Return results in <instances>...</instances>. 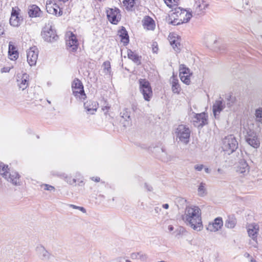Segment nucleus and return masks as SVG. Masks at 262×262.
Listing matches in <instances>:
<instances>
[{
    "mask_svg": "<svg viewBox=\"0 0 262 262\" xmlns=\"http://www.w3.org/2000/svg\"><path fill=\"white\" fill-rule=\"evenodd\" d=\"M183 220L188 223L194 230H201L203 225L201 218V211L198 206H188L186 208Z\"/></svg>",
    "mask_w": 262,
    "mask_h": 262,
    "instance_id": "f257e3e1",
    "label": "nucleus"
},
{
    "mask_svg": "<svg viewBox=\"0 0 262 262\" xmlns=\"http://www.w3.org/2000/svg\"><path fill=\"white\" fill-rule=\"evenodd\" d=\"M174 12L169 16V20L173 25L187 23L192 16L190 12L178 6L173 8Z\"/></svg>",
    "mask_w": 262,
    "mask_h": 262,
    "instance_id": "f03ea898",
    "label": "nucleus"
},
{
    "mask_svg": "<svg viewBox=\"0 0 262 262\" xmlns=\"http://www.w3.org/2000/svg\"><path fill=\"white\" fill-rule=\"evenodd\" d=\"M221 148L224 152L230 155L238 148V142L233 136L229 135L223 139Z\"/></svg>",
    "mask_w": 262,
    "mask_h": 262,
    "instance_id": "7ed1b4c3",
    "label": "nucleus"
},
{
    "mask_svg": "<svg viewBox=\"0 0 262 262\" xmlns=\"http://www.w3.org/2000/svg\"><path fill=\"white\" fill-rule=\"evenodd\" d=\"M73 95L80 100H84L86 95L84 92V86L82 82L78 78H75L71 84Z\"/></svg>",
    "mask_w": 262,
    "mask_h": 262,
    "instance_id": "20e7f679",
    "label": "nucleus"
},
{
    "mask_svg": "<svg viewBox=\"0 0 262 262\" xmlns=\"http://www.w3.org/2000/svg\"><path fill=\"white\" fill-rule=\"evenodd\" d=\"M139 84V90L143 95L144 99L147 101H149L153 96L150 83L146 79H140Z\"/></svg>",
    "mask_w": 262,
    "mask_h": 262,
    "instance_id": "39448f33",
    "label": "nucleus"
},
{
    "mask_svg": "<svg viewBox=\"0 0 262 262\" xmlns=\"http://www.w3.org/2000/svg\"><path fill=\"white\" fill-rule=\"evenodd\" d=\"M176 134L177 137L178 138L181 142L185 144L189 142L190 130L186 125L183 124L179 125L176 129Z\"/></svg>",
    "mask_w": 262,
    "mask_h": 262,
    "instance_id": "423d86ee",
    "label": "nucleus"
},
{
    "mask_svg": "<svg viewBox=\"0 0 262 262\" xmlns=\"http://www.w3.org/2000/svg\"><path fill=\"white\" fill-rule=\"evenodd\" d=\"M65 39L68 49L73 52H75L79 46L76 35L71 31H67L65 34Z\"/></svg>",
    "mask_w": 262,
    "mask_h": 262,
    "instance_id": "0eeeda50",
    "label": "nucleus"
},
{
    "mask_svg": "<svg viewBox=\"0 0 262 262\" xmlns=\"http://www.w3.org/2000/svg\"><path fill=\"white\" fill-rule=\"evenodd\" d=\"M107 18L109 21L114 25H117L121 20L120 11L118 8H109L106 10Z\"/></svg>",
    "mask_w": 262,
    "mask_h": 262,
    "instance_id": "6e6552de",
    "label": "nucleus"
},
{
    "mask_svg": "<svg viewBox=\"0 0 262 262\" xmlns=\"http://www.w3.org/2000/svg\"><path fill=\"white\" fill-rule=\"evenodd\" d=\"M247 230L248 236L255 242V247H257L258 243V234L259 230V225L254 223L250 224L247 227Z\"/></svg>",
    "mask_w": 262,
    "mask_h": 262,
    "instance_id": "1a4fd4ad",
    "label": "nucleus"
},
{
    "mask_svg": "<svg viewBox=\"0 0 262 262\" xmlns=\"http://www.w3.org/2000/svg\"><path fill=\"white\" fill-rule=\"evenodd\" d=\"M39 51L37 47H31L27 51V62L30 66H35L38 57Z\"/></svg>",
    "mask_w": 262,
    "mask_h": 262,
    "instance_id": "9d476101",
    "label": "nucleus"
},
{
    "mask_svg": "<svg viewBox=\"0 0 262 262\" xmlns=\"http://www.w3.org/2000/svg\"><path fill=\"white\" fill-rule=\"evenodd\" d=\"M209 6V0H195L193 6L194 12L198 15L203 14Z\"/></svg>",
    "mask_w": 262,
    "mask_h": 262,
    "instance_id": "9b49d317",
    "label": "nucleus"
},
{
    "mask_svg": "<svg viewBox=\"0 0 262 262\" xmlns=\"http://www.w3.org/2000/svg\"><path fill=\"white\" fill-rule=\"evenodd\" d=\"M192 73H190L189 68L184 64H181L179 67V76L181 80L186 84H189L190 83V77Z\"/></svg>",
    "mask_w": 262,
    "mask_h": 262,
    "instance_id": "f8f14e48",
    "label": "nucleus"
},
{
    "mask_svg": "<svg viewBox=\"0 0 262 262\" xmlns=\"http://www.w3.org/2000/svg\"><path fill=\"white\" fill-rule=\"evenodd\" d=\"M20 9L18 7H13L12 9L11 17L10 18V24L13 27L19 26L21 21V18L19 16Z\"/></svg>",
    "mask_w": 262,
    "mask_h": 262,
    "instance_id": "ddd939ff",
    "label": "nucleus"
},
{
    "mask_svg": "<svg viewBox=\"0 0 262 262\" xmlns=\"http://www.w3.org/2000/svg\"><path fill=\"white\" fill-rule=\"evenodd\" d=\"M246 142L252 147L257 148L260 146V141L255 133H248L246 137Z\"/></svg>",
    "mask_w": 262,
    "mask_h": 262,
    "instance_id": "4468645a",
    "label": "nucleus"
},
{
    "mask_svg": "<svg viewBox=\"0 0 262 262\" xmlns=\"http://www.w3.org/2000/svg\"><path fill=\"white\" fill-rule=\"evenodd\" d=\"M84 107L89 114H94L99 107V104L96 101L89 100L84 102Z\"/></svg>",
    "mask_w": 262,
    "mask_h": 262,
    "instance_id": "2eb2a0df",
    "label": "nucleus"
},
{
    "mask_svg": "<svg viewBox=\"0 0 262 262\" xmlns=\"http://www.w3.org/2000/svg\"><path fill=\"white\" fill-rule=\"evenodd\" d=\"M142 26L144 29L148 31H154L156 28L155 20L149 16H145L142 20Z\"/></svg>",
    "mask_w": 262,
    "mask_h": 262,
    "instance_id": "dca6fc26",
    "label": "nucleus"
},
{
    "mask_svg": "<svg viewBox=\"0 0 262 262\" xmlns=\"http://www.w3.org/2000/svg\"><path fill=\"white\" fill-rule=\"evenodd\" d=\"M223 226V221L221 217L215 218L212 223H210L207 229L210 231L215 232L221 229Z\"/></svg>",
    "mask_w": 262,
    "mask_h": 262,
    "instance_id": "f3484780",
    "label": "nucleus"
},
{
    "mask_svg": "<svg viewBox=\"0 0 262 262\" xmlns=\"http://www.w3.org/2000/svg\"><path fill=\"white\" fill-rule=\"evenodd\" d=\"M194 118L195 120L194 122L196 126H203L207 123L208 116L205 113L196 114Z\"/></svg>",
    "mask_w": 262,
    "mask_h": 262,
    "instance_id": "a211bd4d",
    "label": "nucleus"
},
{
    "mask_svg": "<svg viewBox=\"0 0 262 262\" xmlns=\"http://www.w3.org/2000/svg\"><path fill=\"white\" fill-rule=\"evenodd\" d=\"M44 39L48 41H53L58 38L57 35L55 34V32L52 30H45L42 33Z\"/></svg>",
    "mask_w": 262,
    "mask_h": 262,
    "instance_id": "6ab92c4d",
    "label": "nucleus"
},
{
    "mask_svg": "<svg viewBox=\"0 0 262 262\" xmlns=\"http://www.w3.org/2000/svg\"><path fill=\"white\" fill-rule=\"evenodd\" d=\"M6 179L15 185H19L20 182V176L17 172L14 171L9 173Z\"/></svg>",
    "mask_w": 262,
    "mask_h": 262,
    "instance_id": "aec40b11",
    "label": "nucleus"
},
{
    "mask_svg": "<svg viewBox=\"0 0 262 262\" xmlns=\"http://www.w3.org/2000/svg\"><path fill=\"white\" fill-rule=\"evenodd\" d=\"M8 54L9 58L12 60H16L18 57V52L16 48L11 42H10L9 45Z\"/></svg>",
    "mask_w": 262,
    "mask_h": 262,
    "instance_id": "412c9836",
    "label": "nucleus"
},
{
    "mask_svg": "<svg viewBox=\"0 0 262 262\" xmlns=\"http://www.w3.org/2000/svg\"><path fill=\"white\" fill-rule=\"evenodd\" d=\"M118 35L121 39V42L124 45H127L129 42V36L127 31L124 27H122L121 29L118 31Z\"/></svg>",
    "mask_w": 262,
    "mask_h": 262,
    "instance_id": "4be33fe9",
    "label": "nucleus"
},
{
    "mask_svg": "<svg viewBox=\"0 0 262 262\" xmlns=\"http://www.w3.org/2000/svg\"><path fill=\"white\" fill-rule=\"evenodd\" d=\"M127 55L128 58L132 60L137 65L141 64V56H139L136 52L128 49L127 51Z\"/></svg>",
    "mask_w": 262,
    "mask_h": 262,
    "instance_id": "5701e85b",
    "label": "nucleus"
},
{
    "mask_svg": "<svg viewBox=\"0 0 262 262\" xmlns=\"http://www.w3.org/2000/svg\"><path fill=\"white\" fill-rule=\"evenodd\" d=\"M140 4L139 0H123V5L126 9L128 10H132L133 8L139 5Z\"/></svg>",
    "mask_w": 262,
    "mask_h": 262,
    "instance_id": "b1692460",
    "label": "nucleus"
},
{
    "mask_svg": "<svg viewBox=\"0 0 262 262\" xmlns=\"http://www.w3.org/2000/svg\"><path fill=\"white\" fill-rule=\"evenodd\" d=\"M224 108V104L222 100H216L213 105V112L214 116L219 114Z\"/></svg>",
    "mask_w": 262,
    "mask_h": 262,
    "instance_id": "393cba45",
    "label": "nucleus"
},
{
    "mask_svg": "<svg viewBox=\"0 0 262 262\" xmlns=\"http://www.w3.org/2000/svg\"><path fill=\"white\" fill-rule=\"evenodd\" d=\"M171 89L174 93L179 94L181 91V87L179 84V80L176 77L173 76L171 80Z\"/></svg>",
    "mask_w": 262,
    "mask_h": 262,
    "instance_id": "a878e982",
    "label": "nucleus"
},
{
    "mask_svg": "<svg viewBox=\"0 0 262 262\" xmlns=\"http://www.w3.org/2000/svg\"><path fill=\"white\" fill-rule=\"evenodd\" d=\"M236 224V219L234 215H229L225 222V226L228 228H233Z\"/></svg>",
    "mask_w": 262,
    "mask_h": 262,
    "instance_id": "bb28decb",
    "label": "nucleus"
},
{
    "mask_svg": "<svg viewBox=\"0 0 262 262\" xmlns=\"http://www.w3.org/2000/svg\"><path fill=\"white\" fill-rule=\"evenodd\" d=\"M19 82L18 85L22 90H25L28 86L29 76L26 74H23L21 79L18 80Z\"/></svg>",
    "mask_w": 262,
    "mask_h": 262,
    "instance_id": "cd10ccee",
    "label": "nucleus"
},
{
    "mask_svg": "<svg viewBox=\"0 0 262 262\" xmlns=\"http://www.w3.org/2000/svg\"><path fill=\"white\" fill-rule=\"evenodd\" d=\"M41 11L40 8L36 5H32L30 7L28 13L31 17L39 16Z\"/></svg>",
    "mask_w": 262,
    "mask_h": 262,
    "instance_id": "c85d7f7f",
    "label": "nucleus"
},
{
    "mask_svg": "<svg viewBox=\"0 0 262 262\" xmlns=\"http://www.w3.org/2000/svg\"><path fill=\"white\" fill-rule=\"evenodd\" d=\"M11 172L8 165L4 163L0 164V174L5 179H7L8 176Z\"/></svg>",
    "mask_w": 262,
    "mask_h": 262,
    "instance_id": "c756f323",
    "label": "nucleus"
},
{
    "mask_svg": "<svg viewBox=\"0 0 262 262\" xmlns=\"http://www.w3.org/2000/svg\"><path fill=\"white\" fill-rule=\"evenodd\" d=\"M164 1L167 6L172 9L178 7L180 4V0H164Z\"/></svg>",
    "mask_w": 262,
    "mask_h": 262,
    "instance_id": "7c9ffc66",
    "label": "nucleus"
},
{
    "mask_svg": "<svg viewBox=\"0 0 262 262\" xmlns=\"http://www.w3.org/2000/svg\"><path fill=\"white\" fill-rule=\"evenodd\" d=\"M168 38L171 45H174L176 47H178V45L180 46V43L178 42V38L176 36L175 34L170 33Z\"/></svg>",
    "mask_w": 262,
    "mask_h": 262,
    "instance_id": "2f4dec72",
    "label": "nucleus"
},
{
    "mask_svg": "<svg viewBox=\"0 0 262 262\" xmlns=\"http://www.w3.org/2000/svg\"><path fill=\"white\" fill-rule=\"evenodd\" d=\"M248 170V165L245 162L239 164L237 170L239 173H244Z\"/></svg>",
    "mask_w": 262,
    "mask_h": 262,
    "instance_id": "473e14b6",
    "label": "nucleus"
},
{
    "mask_svg": "<svg viewBox=\"0 0 262 262\" xmlns=\"http://www.w3.org/2000/svg\"><path fill=\"white\" fill-rule=\"evenodd\" d=\"M198 193L200 195H203L206 193L205 184L201 183L198 188Z\"/></svg>",
    "mask_w": 262,
    "mask_h": 262,
    "instance_id": "72a5a7b5",
    "label": "nucleus"
},
{
    "mask_svg": "<svg viewBox=\"0 0 262 262\" xmlns=\"http://www.w3.org/2000/svg\"><path fill=\"white\" fill-rule=\"evenodd\" d=\"M255 116L256 119H258V121H261L262 119V108H259L256 110Z\"/></svg>",
    "mask_w": 262,
    "mask_h": 262,
    "instance_id": "f704fd0d",
    "label": "nucleus"
},
{
    "mask_svg": "<svg viewBox=\"0 0 262 262\" xmlns=\"http://www.w3.org/2000/svg\"><path fill=\"white\" fill-rule=\"evenodd\" d=\"M42 187L44 189V190H50V191H52V190H54V187L51 185H49L48 184H43L42 185Z\"/></svg>",
    "mask_w": 262,
    "mask_h": 262,
    "instance_id": "c9c22d12",
    "label": "nucleus"
},
{
    "mask_svg": "<svg viewBox=\"0 0 262 262\" xmlns=\"http://www.w3.org/2000/svg\"><path fill=\"white\" fill-rule=\"evenodd\" d=\"M12 68H13V67H12V66H11V67H4V68H2V69H1V72L2 73H8V72H9L10 71V70H11V69H12Z\"/></svg>",
    "mask_w": 262,
    "mask_h": 262,
    "instance_id": "e433bc0d",
    "label": "nucleus"
},
{
    "mask_svg": "<svg viewBox=\"0 0 262 262\" xmlns=\"http://www.w3.org/2000/svg\"><path fill=\"white\" fill-rule=\"evenodd\" d=\"M158 50V48L157 43L152 44V51L154 53H157Z\"/></svg>",
    "mask_w": 262,
    "mask_h": 262,
    "instance_id": "4c0bfd02",
    "label": "nucleus"
},
{
    "mask_svg": "<svg viewBox=\"0 0 262 262\" xmlns=\"http://www.w3.org/2000/svg\"><path fill=\"white\" fill-rule=\"evenodd\" d=\"M204 167L203 165L200 164V165H196L195 166L194 168L195 170L198 171H201L203 169Z\"/></svg>",
    "mask_w": 262,
    "mask_h": 262,
    "instance_id": "58836bf2",
    "label": "nucleus"
},
{
    "mask_svg": "<svg viewBox=\"0 0 262 262\" xmlns=\"http://www.w3.org/2000/svg\"><path fill=\"white\" fill-rule=\"evenodd\" d=\"M103 65L105 67V68L107 70L111 69V65L110 62L105 61L103 63Z\"/></svg>",
    "mask_w": 262,
    "mask_h": 262,
    "instance_id": "ea45409f",
    "label": "nucleus"
},
{
    "mask_svg": "<svg viewBox=\"0 0 262 262\" xmlns=\"http://www.w3.org/2000/svg\"><path fill=\"white\" fill-rule=\"evenodd\" d=\"M5 34V28L4 27L0 25V36L3 35Z\"/></svg>",
    "mask_w": 262,
    "mask_h": 262,
    "instance_id": "a19ab883",
    "label": "nucleus"
},
{
    "mask_svg": "<svg viewBox=\"0 0 262 262\" xmlns=\"http://www.w3.org/2000/svg\"><path fill=\"white\" fill-rule=\"evenodd\" d=\"M110 108V106H108V105H106V106H105L104 107H103L102 108V110L103 111H105L106 113L108 112Z\"/></svg>",
    "mask_w": 262,
    "mask_h": 262,
    "instance_id": "79ce46f5",
    "label": "nucleus"
},
{
    "mask_svg": "<svg viewBox=\"0 0 262 262\" xmlns=\"http://www.w3.org/2000/svg\"><path fill=\"white\" fill-rule=\"evenodd\" d=\"M92 180L96 182H99L100 181V179L99 177H93Z\"/></svg>",
    "mask_w": 262,
    "mask_h": 262,
    "instance_id": "37998d69",
    "label": "nucleus"
},
{
    "mask_svg": "<svg viewBox=\"0 0 262 262\" xmlns=\"http://www.w3.org/2000/svg\"><path fill=\"white\" fill-rule=\"evenodd\" d=\"M78 209H79L80 210H81V211H82L83 212H86L85 209L83 207H78Z\"/></svg>",
    "mask_w": 262,
    "mask_h": 262,
    "instance_id": "c03bdc74",
    "label": "nucleus"
},
{
    "mask_svg": "<svg viewBox=\"0 0 262 262\" xmlns=\"http://www.w3.org/2000/svg\"><path fill=\"white\" fill-rule=\"evenodd\" d=\"M163 207L165 209H167L169 208V205L168 204H165L163 205Z\"/></svg>",
    "mask_w": 262,
    "mask_h": 262,
    "instance_id": "a18cd8bd",
    "label": "nucleus"
},
{
    "mask_svg": "<svg viewBox=\"0 0 262 262\" xmlns=\"http://www.w3.org/2000/svg\"><path fill=\"white\" fill-rule=\"evenodd\" d=\"M70 206L74 209H78V206H76L74 205H70Z\"/></svg>",
    "mask_w": 262,
    "mask_h": 262,
    "instance_id": "49530a36",
    "label": "nucleus"
},
{
    "mask_svg": "<svg viewBox=\"0 0 262 262\" xmlns=\"http://www.w3.org/2000/svg\"><path fill=\"white\" fill-rule=\"evenodd\" d=\"M168 229L169 231H172L173 229V227H172V226L170 225L168 226Z\"/></svg>",
    "mask_w": 262,
    "mask_h": 262,
    "instance_id": "de8ad7c7",
    "label": "nucleus"
},
{
    "mask_svg": "<svg viewBox=\"0 0 262 262\" xmlns=\"http://www.w3.org/2000/svg\"><path fill=\"white\" fill-rule=\"evenodd\" d=\"M205 170L206 172H209V169L208 168H205Z\"/></svg>",
    "mask_w": 262,
    "mask_h": 262,
    "instance_id": "09e8293b",
    "label": "nucleus"
},
{
    "mask_svg": "<svg viewBox=\"0 0 262 262\" xmlns=\"http://www.w3.org/2000/svg\"><path fill=\"white\" fill-rule=\"evenodd\" d=\"M259 241L262 242V237L261 238L260 236L259 237Z\"/></svg>",
    "mask_w": 262,
    "mask_h": 262,
    "instance_id": "8fccbe9b",
    "label": "nucleus"
}]
</instances>
